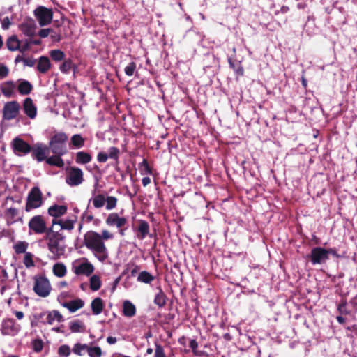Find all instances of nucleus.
Masks as SVG:
<instances>
[{
    "label": "nucleus",
    "instance_id": "23",
    "mask_svg": "<svg viewBox=\"0 0 357 357\" xmlns=\"http://www.w3.org/2000/svg\"><path fill=\"white\" fill-rule=\"evenodd\" d=\"M54 155L48 157L46 159V163L51 166H55L59 168H63L64 166V161L62 156L65 154L53 153Z\"/></svg>",
    "mask_w": 357,
    "mask_h": 357
},
{
    "label": "nucleus",
    "instance_id": "21",
    "mask_svg": "<svg viewBox=\"0 0 357 357\" xmlns=\"http://www.w3.org/2000/svg\"><path fill=\"white\" fill-rule=\"evenodd\" d=\"M94 271L93 266L89 263H82L79 264L78 266H76L74 270V273L76 275H91Z\"/></svg>",
    "mask_w": 357,
    "mask_h": 357
},
{
    "label": "nucleus",
    "instance_id": "49",
    "mask_svg": "<svg viewBox=\"0 0 357 357\" xmlns=\"http://www.w3.org/2000/svg\"><path fill=\"white\" fill-rule=\"evenodd\" d=\"M23 263L26 268H30V267H32L34 266V262L33 260V255L31 252L25 253Z\"/></svg>",
    "mask_w": 357,
    "mask_h": 357
},
{
    "label": "nucleus",
    "instance_id": "8",
    "mask_svg": "<svg viewBox=\"0 0 357 357\" xmlns=\"http://www.w3.org/2000/svg\"><path fill=\"white\" fill-rule=\"evenodd\" d=\"M66 182L70 186H77L84 181L83 171L77 167H70L66 169Z\"/></svg>",
    "mask_w": 357,
    "mask_h": 357
},
{
    "label": "nucleus",
    "instance_id": "41",
    "mask_svg": "<svg viewBox=\"0 0 357 357\" xmlns=\"http://www.w3.org/2000/svg\"><path fill=\"white\" fill-rule=\"evenodd\" d=\"M73 61L70 59H64L63 60V62L61 64L60 67H59V70L63 73H68L70 70V69L73 67Z\"/></svg>",
    "mask_w": 357,
    "mask_h": 357
},
{
    "label": "nucleus",
    "instance_id": "40",
    "mask_svg": "<svg viewBox=\"0 0 357 357\" xmlns=\"http://www.w3.org/2000/svg\"><path fill=\"white\" fill-rule=\"evenodd\" d=\"M101 287V280L99 276L93 275L90 278V289L92 291H98Z\"/></svg>",
    "mask_w": 357,
    "mask_h": 357
},
{
    "label": "nucleus",
    "instance_id": "43",
    "mask_svg": "<svg viewBox=\"0 0 357 357\" xmlns=\"http://www.w3.org/2000/svg\"><path fill=\"white\" fill-rule=\"evenodd\" d=\"M139 168L142 174H152V168L149 166L148 161L144 159L143 161L139 164Z\"/></svg>",
    "mask_w": 357,
    "mask_h": 357
},
{
    "label": "nucleus",
    "instance_id": "44",
    "mask_svg": "<svg viewBox=\"0 0 357 357\" xmlns=\"http://www.w3.org/2000/svg\"><path fill=\"white\" fill-rule=\"evenodd\" d=\"M28 247V243L25 241H18L14 245V250L16 254L26 253Z\"/></svg>",
    "mask_w": 357,
    "mask_h": 357
},
{
    "label": "nucleus",
    "instance_id": "62",
    "mask_svg": "<svg viewBox=\"0 0 357 357\" xmlns=\"http://www.w3.org/2000/svg\"><path fill=\"white\" fill-rule=\"evenodd\" d=\"M10 24V22L8 17H5L2 20V23H1L2 28L3 29H8L9 28Z\"/></svg>",
    "mask_w": 357,
    "mask_h": 357
},
{
    "label": "nucleus",
    "instance_id": "53",
    "mask_svg": "<svg viewBox=\"0 0 357 357\" xmlns=\"http://www.w3.org/2000/svg\"><path fill=\"white\" fill-rule=\"evenodd\" d=\"M154 357H166L164 349L160 344L155 343Z\"/></svg>",
    "mask_w": 357,
    "mask_h": 357
},
{
    "label": "nucleus",
    "instance_id": "11",
    "mask_svg": "<svg viewBox=\"0 0 357 357\" xmlns=\"http://www.w3.org/2000/svg\"><path fill=\"white\" fill-rule=\"evenodd\" d=\"M11 146L13 152L17 155H26L33 149L29 144L18 137L13 139Z\"/></svg>",
    "mask_w": 357,
    "mask_h": 357
},
{
    "label": "nucleus",
    "instance_id": "1",
    "mask_svg": "<svg viewBox=\"0 0 357 357\" xmlns=\"http://www.w3.org/2000/svg\"><path fill=\"white\" fill-rule=\"evenodd\" d=\"M84 245L91 250L96 257L101 262L108 258L107 249L103 241H101L100 234L94 231H89L84 235Z\"/></svg>",
    "mask_w": 357,
    "mask_h": 357
},
{
    "label": "nucleus",
    "instance_id": "29",
    "mask_svg": "<svg viewBox=\"0 0 357 357\" xmlns=\"http://www.w3.org/2000/svg\"><path fill=\"white\" fill-rule=\"evenodd\" d=\"M123 313L126 317H132L136 314V307L129 301H126L123 304Z\"/></svg>",
    "mask_w": 357,
    "mask_h": 357
},
{
    "label": "nucleus",
    "instance_id": "12",
    "mask_svg": "<svg viewBox=\"0 0 357 357\" xmlns=\"http://www.w3.org/2000/svg\"><path fill=\"white\" fill-rule=\"evenodd\" d=\"M21 330L20 324L13 319H6L1 324V333L4 335L14 336Z\"/></svg>",
    "mask_w": 357,
    "mask_h": 357
},
{
    "label": "nucleus",
    "instance_id": "13",
    "mask_svg": "<svg viewBox=\"0 0 357 357\" xmlns=\"http://www.w3.org/2000/svg\"><path fill=\"white\" fill-rule=\"evenodd\" d=\"M33 149L31 151V156L38 162L46 161L47 155L50 153V149L47 146L42 144L37 143L32 146Z\"/></svg>",
    "mask_w": 357,
    "mask_h": 357
},
{
    "label": "nucleus",
    "instance_id": "33",
    "mask_svg": "<svg viewBox=\"0 0 357 357\" xmlns=\"http://www.w3.org/2000/svg\"><path fill=\"white\" fill-rule=\"evenodd\" d=\"M155 280V277L146 271L140 272L137 277V281L145 283L151 284Z\"/></svg>",
    "mask_w": 357,
    "mask_h": 357
},
{
    "label": "nucleus",
    "instance_id": "9",
    "mask_svg": "<svg viewBox=\"0 0 357 357\" xmlns=\"http://www.w3.org/2000/svg\"><path fill=\"white\" fill-rule=\"evenodd\" d=\"M33 14L40 26H45L50 24L53 18L52 10L43 6H38L34 10Z\"/></svg>",
    "mask_w": 357,
    "mask_h": 357
},
{
    "label": "nucleus",
    "instance_id": "18",
    "mask_svg": "<svg viewBox=\"0 0 357 357\" xmlns=\"http://www.w3.org/2000/svg\"><path fill=\"white\" fill-rule=\"evenodd\" d=\"M0 89L4 96L10 98L14 94L16 84L13 81H7L1 84Z\"/></svg>",
    "mask_w": 357,
    "mask_h": 357
},
{
    "label": "nucleus",
    "instance_id": "57",
    "mask_svg": "<svg viewBox=\"0 0 357 357\" xmlns=\"http://www.w3.org/2000/svg\"><path fill=\"white\" fill-rule=\"evenodd\" d=\"M108 155L105 152H99L97 155V160L99 162H105L108 160Z\"/></svg>",
    "mask_w": 357,
    "mask_h": 357
},
{
    "label": "nucleus",
    "instance_id": "2",
    "mask_svg": "<svg viewBox=\"0 0 357 357\" xmlns=\"http://www.w3.org/2000/svg\"><path fill=\"white\" fill-rule=\"evenodd\" d=\"M45 239L47 241V248L52 254V259L57 260L65 253V246L61 245V242L64 241L65 236L59 231H54L52 227L48 229Z\"/></svg>",
    "mask_w": 357,
    "mask_h": 357
},
{
    "label": "nucleus",
    "instance_id": "15",
    "mask_svg": "<svg viewBox=\"0 0 357 357\" xmlns=\"http://www.w3.org/2000/svg\"><path fill=\"white\" fill-rule=\"evenodd\" d=\"M22 109L24 113L31 119H34L37 116V107L31 98H26L23 101Z\"/></svg>",
    "mask_w": 357,
    "mask_h": 357
},
{
    "label": "nucleus",
    "instance_id": "22",
    "mask_svg": "<svg viewBox=\"0 0 357 357\" xmlns=\"http://www.w3.org/2000/svg\"><path fill=\"white\" fill-rule=\"evenodd\" d=\"M51 63L47 56H41L38 62L37 70L43 74H45L51 68Z\"/></svg>",
    "mask_w": 357,
    "mask_h": 357
},
{
    "label": "nucleus",
    "instance_id": "32",
    "mask_svg": "<svg viewBox=\"0 0 357 357\" xmlns=\"http://www.w3.org/2000/svg\"><path fill=\"white\" fill-rule=\"evenodd\" d=\"M70 144L75 149H80L84 146L85 139L81 135L75 134L71 137Z\"/></svg>",
    "mask_w": 357,
    "mask_h": 357
},
{
    "label": "nucleus",
    "instance_id": "51",
    "mask_svg": "<svg viewBox=\"0 0 357 357\" xmlns=\"http://www.w3.org/2000/svg\"><path fill=\"white\" fill-rule=\"evenodd\" d=\"M136 63L135 62H130L125 68L124 71L126 75L132 76L136 70Z\"/></svg>",
    "mask_w": 357,
    "mask_h": 357
},
{
    "label": "nucleus",
    "instance_id": "19",
    "mask_svg": "<svg viewBox=\"0 0 357 357\" xmlns=\"http://www.w3.org/2000/svg\"><path fill=\"white\" fill-rule=\"evenodd\" d=\"M67 206L64 205H57L54 204L49 207L48 208V214L50 216L54 217V219H56L57 218L61 217L67 212Z\"/></svg>",
    "mask_w": 357,
    "mask_h": 357
},
{
    "label": "nucleus",
    "instance_id": "64",
    "mask_svg": "<svg viewBox=\"0 0 357 357\" xmlns=\"http://www.w3.org/2000/svg\"><path fill=\"white\" fill-rule=\"evenodd\" d=\"M142 185L145 187L151 183V178L148 176L144 177L142 179Z\"/></svg>",
    "mask_w": 357,
    "mask_h": 357
},
{
    "label": "nucleus",
    "instance_id": "14",
    "mask_svg": "<svg viewBox=\"0 0 357 357\" xmlns=\"http://www.w3.org/2000/svg\"><path fill=\"white\" fill-rule=\"evenodd\" d=\"M108 226H116L119 229L123 227L128 222V220L125 217H120L116 213H109L105 220Z\"/></svg>",
    "mask_w": 357,
    "mask_h": 357
},
{
    "label": "nucleus",
    "instance_id": "48",
    "mask_svg": "<svg viewBox=\"0 0 357 357\" xmlns=\"http://www.w3.org/2000/svg\"><path fill=\"white\" fill-rule=\"evenodd\" d=\"M31 344L33 351L36 353L40 352L43 349L44 343L41 339H35Z\"/></svg>",
    "mask_w": 357,
    "mask_h": 357
},
{
    "label": "nucleus",
    "instance_id": "59",
    "mask_svg": "<svg viewBox=\"0 0 357 357\" xmlns=\"http://www.w3.org/2000/svg\"><path fill=\"white\" fill-rule=\"evenodd\" d=\"M101 241L108 240L113 238V235L107 230H102L100 234Z\"/></svg>",
    "mask_w": 357,
    "mask_h": 357
},
{
    "label": "nucleus",
    "instance_id": "27",
    "mask_svg": "<svg viewBox=\"0 0 357 357\" xmlns=\"http://www.w3.org/2000/svg\"><path fill=\"white\" fill-rule=\"evenodd\" d=\"M33 90V85L27 80H22L17 86V91L22 96L29 94Z\"/></svg>",
    "mask_w": 357,
    "mask_h": 357
},
{
    "label": "nucleus",
    "instance_id": "26",
    "mask_svg": "<svg viewBox=\"0 0 357 357\" xmlns=\"http://www.w3.org/2000/svg\"><path fill=\"white\" fill-rule=\"evenodd\" d=\"M91 307L93 314L98 315L102 313L104 308L102 298L100 297L94 298L91 303Z\"/></svg>",
    "mask_w": 357,
    "mask_h": 357
},
{
    "label": "nucleus",
    "instance_id": "5",
    "mask_svg": "<svg viewBox=\"0 0 357 357\" xmlns=\"http://www.w3.org/2000/svg\"><path fill=\"white\" fill-rule=\"evenodd\" d=\"M43 203V193L38 187L35 186L31 188L28 194L25 211L29 212L38 208L42 206Z\"/></svg>",
    "mask_w": 357,
    "mask_h": 357
},
{
    "label": "nucleus",
    "instance_id": "55",
    "mask_svg": "<svg viewBox=\"0 0 357 357\" xmlns=\"http://www.w3.org/2000/svg\"><path fill=\"white\" fill-rule=\"evenodd\" d=\"M6 214L10 218H15L18 215V210L14 208H10L6 210Z\"/></svg>",
    "mask_w": 357,
    "mask_h": 357
},
{
    "label": "nucleus",
    "instance_id": "28",
    "mask_svg": "<svg viewBox=\"0 0 357 357\" xmlns=\"http://www.w3.org/2000/svg\"><path fill=\"white\" fill-rule=\"evenodd\" d=\"M158 292L155 296L153 302L160 308H162L165 306L167 303V297L160 287L158 288Z\"/></svg>",
    "mask_w": 357,
    "mask_h": 357
},
{
    "label": "nucleus",
    "instance_id": "35",
    "mask_svg": "<svg viewBox=\"0 0 357 357\" xmlns=\"http://www.w3.org/2000/svg\"><path fill=\"white\" fill-rule=\"evenodd\" d=\"M52 271L56 276L62 278L66 274V267L63 263H56L53 266Z\"/></svg>",
    "mask_w": 357,
    "mask_h": 357
},
{
    "label": "nucleus",
    "instance_id": "3",
    "mask_svg": "<svg viewBox=\"0 0 357 357\" xmlns=\"http://www.w3.org/2000/svg\"><path fill=\"white\" fill-rule=\"evenodd\" d=\"M328 255H332L336 258H340L341 255L338 254V250L336 248H324L321 247H315L311 250V252L307 257L313 265L324 264L328 259Z\"/></svg>",
    "mask_w": 357,
    "mask_h": 357
},
{
    "label": "nucleus",
    "instance_id": "31",
    "mask_svg": "<svg viewBox=\"0 0 357 357\" xmlns=\"http://www.w3.org/2000/svg\"><path fill=\"white\" fill-rule=\"evenodd\" d=\"M47 323L50 325L53 324L54 321L56 320L58 322L63 321L62 314L57 310L50 312L47 314Z\"/></svg>",
    "mask_w": 357,
    "mask_h": 357
},
{
    "label": "nucleus",
    "instance_id": "30",
    "mask_svg": "<svg viewBox=\"0 0 357 357\" xmlns=\"http://www.w3.org/2000/svg\"><path fill=\"white\" fill-rule=\"evenodd\" d=\"M20 41L15 35L10 36L6 42V45L10 51H16L20 49Z\"/></svg>",
    "mask_w": 357,
    "mask_h": 357
},
{
    "label": "nucleus",
    "instance_id": "36",
    "mask_svg": "<svg viewBox=\"0 0 357 357\" xmlns=\"http://www.w3.org/2000/svg\"><path fill=\"white\" fill-rule=\"evenodd\" d=\"M89 345L86 344L76 343L74 344L72 351L77 356H82L85 352H87Z\"/></svg>",
    "mask_w": 357,
    "mask_h": 357
},
{
    "label": "nucleus",
    "instance_id": "47",
    "mask_svg": "<svg viewBox=\"0 0 357 357\" xmlns=\"http://www.w3.org/2000/svg\"><path fill=\"white\" fill-rule=\"evenodd\" d=\"M70 348L67 344H63L58 349V354L62 357H68L70 354Z\"/></svg>",
    "mask_w": 357,
    "mask_h": 357
},
{
    "label": "nucleus",
    "instance_id": "17",
    "mask_svg": "<svg viewBox=\"0 0 357 357\" xmlns=\"http://www.w3.org/2000/svg\"><path fill=\"white\" fill-rule=\"evenodd\" d=\"M139 225L137 228V237L140 239H144L147 236L152 237L150 234V227L147 221L144 220H139L137 221Z\"/></svg>",
    "mask_w": 357,
    "mask_h": 357
},
{
    "label": "nucleus",
    "instance_id": "20",
    "mask_svg": "<svg viewBox=\"0 0 357 357\" xmlns=\"http://www.w3.org/2000/svg\"><path fill=\"white\" fill-rule=\"evenodd\" d=\"M62 305L70 312H75L84 307V302L81 298H76L68 302H64Z\"/></svg>",
    "mask_w": 357,
    "mask_h": 357
},
{
    "label": "nucleus",
    "instance_id": "25",
    "mask_svg": "<svg viewBox=\"0 0 357 357\" xmlns=\"http://www.w3.org/2000/svg\"><path fill=\"white\" fill-rule=\"evenodd\" d=\"M74 222L75 220H57L53 219L52 222V227L54 229V226L56 225H59L61 227V229H66L68 231H71L74 228Z\"/></svg>",
    "mask_w": 357,
    "mask_h": 357
},
{
    "label": "nucleus",
    "instance_id": "4",
    "mask_svg": "<svg viewBox=\"0 0 357 357\" xmlns=\"http://www.w3.org/2000/svg\"><path fill=\"white\" fill-rule=\"evenodd\" d=\"M68 135L63 132H55L50 138L49 149L52 153L66 154L68 152L66 142Z\"/></svg>",
    "mask_w": 357,
    "mask_h": 357
},
{
    "label": "nucleus",
    "instance_id": "46",
    "mask_svg": "<svg viewBox=\"0 0 357 357\" xmlns=\"http://www.w3.org/2000/svg\"><path fill=\"white\" fill-rule=\"evenodd\" d=\"M108 157L110 159L114 160L116 162L119 160L120 150L116 146H111L108 150Z\"/></svg>",
    "mask_w": 357,
    "mask_h": 357
},
{
    "label": "nucleus",
    "instance_id": "56",
    "mask_svg": "<svg viewBox=\"0 0 357 357\" xmlns=\"http://www.w3.org/2000/svg\"><path fill=\"white\" fill-rule=\"evenodd\" d=\"M9 70L6 66L0 64V77H6L8 75Z\"/></svg>",
    "mask_w": 357,
    "mask_h": 357
},
{
    "label": "nucleus",
    "instance_id": "50",
    "mask_svg": "<svg viewBox=\"0 0 357 357\" xmlns=\"http://www.w3.org/2000/svg\"><path fill=\"white\" fill-rule=\"evenodd\" d=\"M347 303L345 299H341L337 306V311L342 314H348L349 312L347 309Z\"/></svg>",
    "mask_w": 357,
    "mask_h": 357
},
{
    "label": "nucleus",
    "instance_id": "45",
    "mask_svg": "<svg viewBox=\"0 0 357 357\" xmlns=\"http://www.w3.org/2000/svg\"><path fill=\"white\" fill-rule=\"evenodd\" d=\"M87 354L89 357H101L102 349L100 347H89L88 348Z\"/></svg>",
    "mask_w": 357,
    "mask_h": 357
},
{
    "label": "nucleus",
    "instance_id": "37",
    "mask_svg": "<svg viewBox=\"0 0 357 357\" xmlns=\"http://www.w3.org/2000/svg\"><path fill=\"white\" fill-rule=\"evenodd\" d=\"M90 201H92L93 205L96 208H100L105 204V197L102 194H98L93 199H91Z\"/></svg>",
    "mask_w": 357,
    "mask_h": 357
},
{
    "label": "nucleus",
    "instance_id": "10",
    "mask_svg": "<svg viewBox=\"0 0 357 357\" xmlns=\"http://www.w3.org/2000/svg\"><path fill=\"white\" fill-rule=\"evenodd\" d=\"M20 105L16 100L9 101L4 104L2 114L4 120L10 121L17 117L20 114Z\"/></svg>",
    "mask_w": 357,
    "mask_h": 357
},
{
    "label": "nucleus",
    "instance_id": "61",
    "mask_svg": "<svg viewBox=\"0 0 357 357\" xmlns=\"http://www.w3.org/2000/svg\"><path fill=\"white\" fill-rule=\"evenodd\" d=\"M24 63L25 66L33 67L36 63V61L32 58H25Z\"/></svg>",
    "mask_w": 357,
    "mask_h": 357
},
{
    "label": "nucleus",
    "instance_id": "58",
    "mask_svg": "<svg viewBox=\"0 0 357 357\" xmlns=\"http://www.w3.org/2000/svg\"><path fill=\"white\" fill-rule=\"evenodd\" d=\"M31 47V41L30 40H26L25 43L22 45H20V49L18 50L20 52L24 53L29 50Z\"/></svg>",
    "mask_w": 357,
    "mask_h": 357
},
{
    "label": "nucleus",
    "instance_id": "60",
    "mask_svg": "<svg viewBox=\"0 0 357 357\" xmlns=\"http://www.w3.org/2000/svg\"><path fill=\"white\" fill-rule=\"evenodd\" d=\"M51 32H53V30L52 29H42L38 32V35L40 38H44L47 37Z\"/></svg>",
    "mask_w": 357,
    "mask_h": 357
},
{
    "label": "nucleus",
    "instance_id": "16",
    "mask_svg": "<svg viewBox=\"0 0 357 357\" xmlns=\"http://www.w3.org/2000/svg\"><path fill=\"white\" fill-rule=\"evenodd\" d=\"M19 28L25 36L33 37L36 33V24L33 19L29 18L22 22Z\"/></svg>",
    "mask_w": 357,
    "mask_h": 357
},
{
    "label": "nucleus",
    "instance_id": "24",
    "mask_svg": "<svg viewBox=\"0 0 357 357\" xmlns=\"http://www.w3.org/2000/svg\"><path fill=\"white\" fill-rule=\"evenodd\" d=\"M92 160L91 153L85 151H78L75 154V162L79 165H86Z\"/></svg>",
    "mask_w": 357,
    "mask_h": 357
},
{
    "label": "nucleus",
    "instance_id": "7",
    "mask_svg": "<svg viewBox=\"0 0 357 357\" xmlns=\"http://www.w3.org/2000/svg\"><path fill=\"white\" fill-rule=\"evenodd\" d=\"M29 233L31 232L35 234H43L47 235L48 229L47 227L46 222L43 217L40 215H34L32 217L28 223Z\"/></svg>",
    "mask_w": 357,
    "mask_h": 357
},
{
    "label": "nucleus",
    "instance_id": "38",
    "mask_svg": "<svg viewBox=\"0 0 357 357\" xmlns=\"http://www.w3.org/2000/svg\"><path fill=\"white\" fill-rule=\"evenodd\" d=\"M228 63L229 64V67L233 69L237 75L243 76L244 74V69L241 66L240 62H234L231 58L228 59Z\"/></svg>",
    "mask_w": 357,
    "mask_h": 357
},
{
    "label": "nucleus",
    "instance_id": "34",
    "mask_svg": "<svg viewBox=\"0 0 357 357\" xmlns=\"http://www.w3.org/2000/svg\"><path fill=\"white\" fill-rule=\"evenodd\" d=\"M69 328L73 333H79L84 332L86 327L81 320H75L70 323Z\"/></svg>",
    "mask_w": 357,
    "mask_h": 357
},
{
    "label": "nucleus",
    "instance_id": "63",
    "mask_svg": "<svg viewBox=\"0 0 357 357\" xmlns=\"http://www.w3.org/2000/svg\"><path fill=\"white\" fill-rule=\"evenodd\" d=\"M140 267L138 265H135L134 268L131 270L130 275L132 277H135L139 271Z\"/></svg>",
    "mask_w": 357,
    "mask_h": 357
},
{
    "label": "nucleus",
    "instance_id": "6",
    "mask_svg": "<svg viewBox=\"0 0 357 357\" xmlns=\"http://www.w3.org/2000/svg\"><path fill=\"white\" fill-rule=\"evenodd\" d=\"M52 287L48 279L45 276L34 278L33 291L39 296L45 298L51 292Z\"/></svg>",
    "mask_w": 357,
    "mask_h": 357
},
{
    "label": "nucleus",
    "instance_id": "52",
    "mask_svg": "<svg viewBox=\"0 0 357 357\" xmlns=\"http://www.w3.org/2000/svg\"><path fill=\"white\" fill-rule=\"evenodd\" d=\"M189 347L192 349L193 354L196 356H200L202 354V351H198V343L195 340H191L189 344Z\"/></svg>",
    "mask_w": 357,
    "mask_h": 357
},
{
    "label": "nucleus",
    "instance_id": "39",
    "mask_svg": "<svg viewBox=\"0 0 357 357\" xmlns=\"http://www.w3.org/2000/svg\"><path fill=\"white\" fill-rule=\"evenodd\" d=\"M51 59L54 61H61L65 59V53L60 50H52L50 52Z\"/></svg>",
    "mask_w": 357,
    "mask_h": 357
},
{
    "label": "nucleus",
    "instance_id": "54",
    "mask_svg": "<svg viewBox=\"0 0 357 357\" xmlns=\"http://www.w3.org/2000/svg\"><path fill=\"white\" fill-rule=\"evenodd\" d=\"M8 279L6 269L0 266V284L4 283Z\"/></svg>",
    "mask_w": 357,
    "mask_h": 357
},
{
    "label": "nucleus",
    "instance_id": "42",
    "mask_svg": "<svg viewBox=\"0 0 357 357\" xmlns=\"http://www.w3.org/2000/svg\"><path fill=\"white\" fill-rule=\"evenodd\" d=\"M118 199L114 196L105 197L106 209L109 211L116 207Z\"/></svg>",
    "mask_w": 357,
    "mask_h": 357
}]
</instances>
